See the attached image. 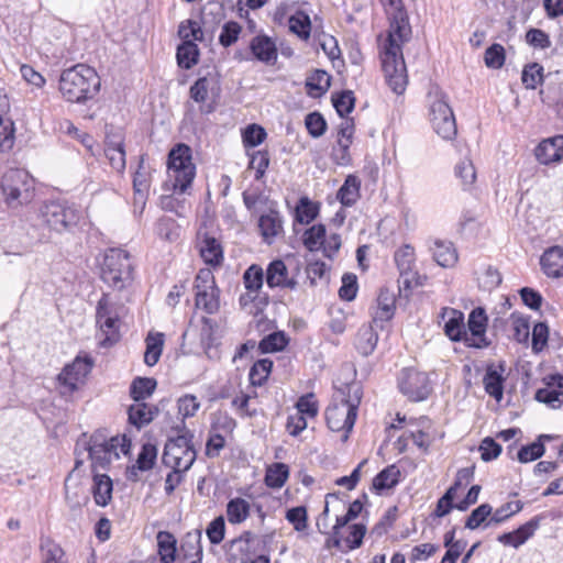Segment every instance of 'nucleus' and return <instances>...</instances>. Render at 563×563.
<instances>
[{
    "label": "nucleus",
    "instance_id": "obj_35",
    "mask_svg": "<svg viewBox=\"0 0 563 563\" xmlns=\"http://www.w3.org/2000/svg\"><path fill=\"white\" fill-rule=\"evenodd\" d=\"M156 540L162 563H174L176 560V538L168 531H159Z\"/></svg>",
    "mask_w": 563,
    "mask_h": 563
},
{
    "label": "nucleus",
    "instance_id": "obj_47",
    "mask_svg": "<svg viewBox=\"0 0 563 563\" xmlns=\"http://www.w3.org/2000/svg\"><path fill=\"white\" fill-rule=\"evenodd\" d=\"M493 508L489 504H482L475 508L465 521V528L475 530L482 525H487L492 516Z\"/></svg>",
    "mask_w": 563,
    "mask_h": 563
},
{
    "label": "nucleus",
    "instance_id": "obj_21",
    "mask_svg": "<svg viewBox=\"0 0 563 563\" xmlns=\"http://www.w3.org/2000/svg\"><path fill=\"white\" fill-rule=\"evenodd\" d=\"M443 330L446 336L452 341H461L464 333V314L453 308H443L441 312Z\"/></svg>",
    "mask_w": 563,
    "mask_h": 563
},
{
    "label": "nucleus",
    "instance_id": "obj_5",
    "mask_svg": "<svg viewBox=\"0 0 563 563\" xmlns=\"http://www.w3.org/2000/svg\"><path fill=\"white\" fill-rule=\"evenodd\" d=\"M0 189L7 206L14 209L32 201L35 183L25 169L11 168L1 177Z\"/></svg>",
    "mask_w": 563,
    "mask_h": 563
},
{
    "label": "nucleus",
    "instance_id": "obj_41",
    "mask_svg": "<svg viewBox=\"0 0 563 563\" xmlns=\"http://www.w3.org/2000/svg\"><path fill=\"white\" fill-rule=\"evenodd\" d=\"M318 207L308 197H301L295 209V219L301 224H308L318 216Z\"/></svg>",
    "mask_w": 563,
    "mask_h": 563
},
{
    "label": "nucleus",
    "instance_id": "obj_62",
    "mask_svg": "<svg viewBox=\"0 0 563 563\" xmlns=\"http://www.w3.org/2000/svg\"><path fill=\"white\" fill-rule=\"evenodd\" d=\"M286 519L294 526L296 531H303L307 528V509L303 506L294 507L287 510Z\"/></svg>",
    "mask_w": 563,
    "mask_h": 563
},
{
    "label": "nucleus",
    "instance_id": "obj_50",
    "mask_svg": "<svg viewBox=\"0 0 563 563\" xmlns=\"http://www.w3.org/2000/svg\"><path fill=\"white\" fill-rule=\"evenodd\" d=\"M14 124L8 118L0 117V152H8L14 145Z\"/></svg>",
    "mask_w": 563,
    "mask_h": 563
},
{
    "label": "nucleus",
    "instance_id": "obj_64",
    "mask_svg": "<svg viewBox=\"0 0 563 563\" xmlns=\"http://www.w3.org/2000/svg\"><path fill=\"white\" fill-rule=\"evenodd\" d=\"M42 551L43 563H65V552L58 544L47 541Z\"/></svg>",
    "mask_w": 563,
    "mask_h": 563
},
{
    "label": "nucleus",
    "instance_id": "obj_29",
    "mask_svg": "<svg viewBox=\"0 0 563 563\" xmlns=\"http://www.w3.org/2000/svg\"><path fill=\"white\" fill-rule=\"evenodd\" d=\"M200 256L206 264L210 266H219L223 261V249L220 242L209 235H205L200 241Z\"/></svg>",
    "mask_w": 563,
    "mask_h": 563
},
{
    "label": "nucleus",
    "instance_id": "obj_24",
    "mask_svg": "<svg viewBox=\"0 0 563 563\" xmlns=\"http://www.w3.org/2000/svg\"><path fill=\"white\" fill-rule=\"evenodd\" d=\"M376 328L377 327L373 322L369 324H363L356 333L354 345L363 356L371 355L376 349L378 342Z\"/></svg>",
    "mask_w": 563,
    "mask_h": 563
},
{
    "label": "nucleus",
    "instance_id": "obj_14",
    "mask_svg": "<svg viewBox=\"0 0 563 563\" xmlns=\"http://www.w3.org/2000/svg\"><path fill=\"white\" fill-rule=\"evenodd\" d=\"M92 367L90 357L77 356L70 364H67L57 377L62 394H71L81 385Z\"/></svg>",
    "mask_w": 563,
    "mask_h": 563
},
{
    "label": "nucleus",
    "instance_id": "obj_20",
    "mask_svg": "<svg viewBox=\"0 0 563 563\" xmlns=\"http://www.w3.org/2000/svg\"><path fill=\"white\" fill-rule=\"evenodd\" d=\"M250 49L253 56L266 64L274 65L277 60V47L275 42L267 35H257L252 38Z\"/></svg>",
    "mask_w": 563,
    "mask_h": 563
},
{
    "label": "nucleus",
    "instance_id": "obj_3",
    "mask_svg": "<svg viewBox=\"0 0 563 563\" xmlns=\"http://www.w3.org/2000/svg\"><path fill=\"white\" fill-rule=\"evenodd\" d=\"M101 80L95 68L77 64L63 70L59 91L68 102L84 103L97 96Z\"/></svg>",
    "mask_w": 563,
    "mask_h": 563
},
{
    "label": "nucleus",
    "instance_id": "obj_12",
    "mask_svg": "<svg viewBox=\"0 0 563 563\" xmlns=\"http://www.w3.org/2000/svg\"><path fill=\"white\" fill-rule=\"evenodd\" d=\"M430 121L433 130L444 140L456 135V123L453 111L443 93H435L430 103Z\"/></svg>",
    "mask_w": 563,
    "mask_h": 563
},
{
    "label": "nucleus",
    "instance_id": "obj_57",
    "mask_svg": "<svg viewBox=\"0 0 563 563\" xmlns=\"http://www.w3.org/2000/svg\"><path fill=\"white\" fill-rule=\"evenodd\" d=\"M267 134L258 124H250L243 132V143L246 147H255L264 142Z\"/></svg>",
    "mask_w": 563,
    "mask_h": 563
},
{
    "label": "nucleus",
    "instance_id": "obj_48",
    "mask_svg": "<svg viewBox=\"0 0 563 563\" xmlns=\"http://www.w3.org/2000/svg\"><path fill=\"white\" fill-rule=\"evenodd\" d=\"M509 321L512 330V339L518 343H526L530 334L528 320L520 314L511 313Z\"/></svg>",
    "mask_w": 563,
    "mask_h": 563
},
{
    "label": "nucleus",
    "instance_id": "obj_55",
    "mask_svg": "<svg viewBox=\"0 0 563 563\" xmlns=\"http://www.w3.org/2000/svg\"><path fill=\"white\" fill-rule=\"evenodd\" d=\"M333 106L341 118H345L346 114L352 112L354 109V96L350 90H345L333 97Z\"/></svg>",
    "mask_w": 563,
    "mask_h": 563
},
{
    "label": "nucleus",
    "instance_id": "obj_11",
    "mask_svg": "<svg viewBox=\"0 0 563 563\" xmlns=\"http://www.w3.org/2000/svg\"><path fill=\"white\" fill-rule=\"evenodd\" d=\"M195 305L208 314L218 312L220 308V290L216 285L213 273L209 268L198 272L195 280Z\"/></svg>",
    "mask_w": 563,
    "mask_h": 563
},
{
    "label": "nucleus",
    "instance_id": "obj_32",
    "mask_svg": "<svg viewBox=\"0 0 563 563\" xmlns=\"http://www.w3.org/2000/svg\"><path fill=\"white\" fill-rule=\"evenodd\" d=\"M361 180L355 175H349L338 190L336 198L345 206H353L360 198Z\"/></svg>",
    "mask_w": 563,
    "mask_h": 563
},
{
    "label": "nucleus",
    "instance_id": "obj_23",
    "mask_svg": "<svg viewBox=\"0 0 563 563\" xmlns=\"http://www.w3.org/2000/svg\"><path fill=\"white\" fill-rule=\"evenodd\" d=\"M504 372L505 365L503 363L498 367L489 365L483 379L486 393L497 401L501 400L504 395Z\"/></svg>",
    "mask_w": 563,
    "mask_h": 563
},
{
    "label": "nucleus",
    "instance_id": "obj_52",
    "mask_svg": "<svg viewBox=\"0 0 563 563\" xmlns=\"http://www.w3.org/2000/svg\"><path fill=\"white\" fill-rule=\"evenodd\" d=\"M543 68L537 63L527 65L522 70V82L527 89H536L543 79Z\"/></svg>",
    "mask_w": 563,
    "mask_h": 563
},
{
    "label": "nucleus",
    "instance_id": "obj_10",
    "mask_svg": "<svg viewBox=\"0 0 563 563\" xmlns=\"http://www.w3.org/2000/svg\"><path fill=\"white\" fill-rule=\"evenodd\" d=\"M163 463L167 467L184 473L188 471L196 460V451L187 435L169 439L164 448Z\"/></svg>",
    "mask_w": 563,
    "mask_h": 563
},
{
    "label": "nucleus",
    "instance_id": "obj_44",
    "mask_svg": "<svg viewBox=\"0 0 563 563\" xmlns=\"http://www.w3.org/2000/svg\"><path fill=\"white\" fill-rule=\"evenodd\" d=\"M289 30L300 38L307 40L310 36L311 31L309 15L302 11L296 12L289 18Z\"/></svg>",
    "mask_w": 563,
    "mask_h": 563
},
{
    "label": "nucleus",
    "instance_id": "obj_51",
    "mask_svg": "<svg viewBox=\"0 0 563 563\" xmlns=\"http://www.w3.org/2000/svg\"><path fill=\"white\" fill-rule=\"evenodd\" d=\"M242 32V26L235 21L225 22L221 29V33L219 35V43L223 47H229L233 45L238 40Z\"/></svg>",
    "mask_w": 563,
    "mask_h": 563
},
{
    "label": "nucleus",
    "instance_id": "obj_15",
    "mask_svg": "<svg viewBox=\"0 0 563 563\" xmlns=\"http://www.w3.org/2000/svg\"><path fill=\"white\" fill-rule=\"evenodd\" d=\"M398 384L401 393L413 401L426 399L431 391L428 375L413 368L402 369Z\"/></svg>",
    "mask_w": 563,
    "mask_h": 563
},
{
    "label": "nucleus",
    "instance_id": "obj_25",
    "mask_svg": "<svg viewBox=\"0 0 563 563\" xmlns=\"http://www.w3.org/2000/svg\"><path fill=\"white\" fill-rule=\"evenodd\" d=\"M244 286L247 294L240 297V303L246 305L253 300L257 291L262 288L264 282V272L258 265H251L243 275Z\"/></svg>",
    "mask_w": 563,
    "mask_h": 563
},
{
    "label": "nucleus",
    "instance_id": "obj_42",
    "mask_svg": "<svg viewBox=\"0 0 563 563\" xmlns=\"http://www.w3.org/2000/svg\"><path fill=\"white\" fill-rule=\"evenodd\" d=\"M455 175L465 190L473 187L476 180V169L471 159L464 158L455 166Z\"/></svg>",
    "mask_w": 563,
    "mask_h": 563
},
{
    "label": "nucleus",
    "instance_id": "obj_37",
    "mask_svg": "<svg viewBox=\"0 0 563 563\" xmlns=\"http://www.w3.org/2000/svg\"><path fill=\"white\" fill-rule=\"evenodd\" d=\"M400 478V471L396 465H389L379 472L373 479V489L380 493L395 487Z\"/></svg>",
    "mask_w": 563,
    "mask_h": 563
},
{
    "label": "nucleus",
    "instance_id": "obj_49",
    "mask_svg": "<svg viewBox=\"0 0 563 563\" xmlns=\"http://www.w3.org/2000/svg\"><path fill=\"white\" fill-rule=\"evenodd\" d=\"M273 362L264 358L254 363L250 371V380L253 386H261L267 379Z\"/></svg>",
    "mask_w": 563,
    "mask_h": 563
},
{
    "label": "nucleus",
    "instance_id": "obj_60",
    "mask_svg": "<svg viewBox=\"0 0 563 563\" xmlns=\"http://www.w3.org/2000/svg\"><path fill=\"white\" fill-rule=\"evenodd\" d=\"M179 36L184 40V42L191 41H201L203 33L200 25L191 20H187L179 25L178 30Z\"/></svg>",
    "mask_w": 563,
    "mask_h": 563
},
{
    "label": "nucleus",
    "instance_id": "obj_28",
    "mask_svg": "<svg viewBox=\"0 0 563 563\" xmlns=\"http://www.w3.org/2000/svg\"><path fill=\"white\" fill-rule=\"evenodd\" d=\"M430 250L433 260L441 267H453L457 262V252L450 241L435 240Z\"/></svg>",
    "mask_w": 563,
    "mask_h": 563
},
{
    "label": "nucleus",
    "instance_id": "obj_53",
    "mask_svg": "<svg viewBox=\"0 0 563 563\" xmlns=\"http://www.w3.org/2000/svg\"><path fill=\"white\" fill-rule=\"evenodd\" d=\"M307 87L309 92L312 95L316 91V95L323 93L330 87V76L324 70H316L307 80Z\"/></svg>",
    "mask_w": 563,
    "mask_h": 563
},
{
    "label": "nucleus",
    "instance_id": "obj_2",
    "mask_svg": "<svg viewBox=\"0 0 563 563\" xmlns=\"http://www.w3.org/2000/svg\"><path fill=\"white\" fill-rule=\"evenodd\" d=\"M362 393L357 384H346L338 388L325 409V420L330 430L343 432L342 441L349 439L361 404Z\"/></svg>",
    "mask_w": 563,
    "mask_h": 563
},
{
    "label": "nucleus",
    "instance_id": "obj_1",
    "mask_svg": "<svg viewBox=\"0 0 563 563\" xmlns=\"http://www.w3.org/2000/svg\"><path fill=\"white\" fill-rule=\"evenodd\" d=\"M389 18V29L379 42V56L385 79L390 89L401 95L408 76L402 56V44L410 38L411 27L401 0H380Z\"/></svg>",
    "mask_w": 563,
    "mask_h": 563
},
{
    "label": "nucleus",
    "instance_id": "obj_8",
    "mask_svg": "<svg viewBox=\"0 0 563 563\" xmlns=\"http://www.w3.org/2000/svg\"><path fill=\"white\" fill-rule=\"evenodd\" d=\"M40 219L49 230L63 233L77 225L80 211L65 201H49L41 207Z\"/></svg>",
    "mask_w": 563,
    "mask_h": 563
},
{
    "label": "nucleus",
    "instance_id": "obj_54",
    "mask_svg": "<svg viewBox=\"0 0 563 563\" xmlns=\"http://www.w3.org/2000/svg\"><path fill=\"white\" fill-rule=\"evenodd\" d=\"M562 394H563L562 391H560L558 389H553L551 386L547 385V387L539 388L536 391L534 398L539 402L547 404L551 408L555 409V408H560L562 405V400H561Z\"/></svg>",
    "mask_w": 563,
    "mask_h": 563
},
{
    "label": "nucleus",
    "instance_id": "obj_56",
    "mask_svg": "<svg viewBox=\"0 0 563 563\" xmlns=\"http://www.w3.org/2000/svg\"><path fill=\"white\" fill-rule=\"evenodd\" d=\"M157 457V449L151 443H146L142 446V450L136 460V466L140 471L151 470Z\"/></svg>",
    "mask_w": 563,
    "mask_h": 563
},
{
    "label": "nucleus",
    "instance_id": "obj_46",
    "mask_svg": "<svg viewBox=\"0 0 563 563\" xmlns=\"http://www.w3.org/2000/svg\"><path fill=\"white\" fill-rule=\"evenodd\" d=\"M287 344L288 339L285 333L276 331L262 339L260 349L263 353H274L284 350Z\"/></svg>",
    "mask_w": 563,
    "mask_h": 563
},
{
    "label": "nucleus",
    "instance_id": "obj_13",
    "mask_svg": "<svg viewBox=\"0 0 563 563\" xmlns=\"http://www.w3.org/2000/svg\"><path fill=\"white\" fill-rule=\"evenodd\" d=\"M190 98L199 104L201 113L209 114L216 110L220 96V86L212 76L197 79L189 90Z\"/></svg>",
    "mask_w": 563,
    "mask_h": 563
},
{
    "label": "nucleus",
    "instance_id": "obj_22",
    "mask_svg": "<svg viewBox=\"0 0 563 563\" xmlns=\"http://www.w3.org/2000/svg\"><path fill=\"white\" fill-rule=\"evenodd\" d=\"M261 235L267 244H272L283 233V219L277 211L271 210L258 220Z\"/></svg>",
    "mask_w": 563,
    "mask_h": 563
},
{
    "label": "nucleus",
    "instance_id": "obj_38",
    "mask_svg": "<svg viewBox=\"0 0 563 563\" xmlns=\"http://www.w3.org/2000/svg\"><path fill=\"white\" fill-rule=\"evenodd\" d=\"M523 508V504L520 500L508 501L497 508L494 512L492 511V516L487 521V527L498 526L505 522L507 519L512 517L514 515L520 512Z\"/></svg>",
    "mask_w": 563,
    "mask_h": 563
},
{
    "label": "nucleus",
    "instance_id": "obj_18",
    "mask_svg": "<svg viewBox=\"0 0 563 563\" xmlns=\"http://www.w3.org/2000/svg\"><path fill=\"white\" fill-rule=\"evenodd\" d=\"M266 284L269 288L295 289L297 280L290 277L286 264L282 260L271 262L266 268Z\"/></svg>",
    "mask_w": 563,
    "mask_h": 563
},
{
    "label": "nucleus",
    "instance_id": "obj_16",
    "mask_svg": "<svg viewBox=\"0 0 563 563\" xmlns=\"http://www.w3.org/2000/svg\"><path fill=\"white\" fill-rule=\"evenodd\" d=\"M104 155L118 173L125 169V150L121 133H108L106 136Z\"/></svg>",
    "mask_w": 563,
    "mask_h": 563
},
{
    "label": "nucleus",
    "instance_id": "obj_45",
    "mask_svg": "<svg viewBox=\"0 0 563 563\" xmlns=\"http://www.w3.org/2000/svg\"><path fill=\"white\" fill-rule=\"evenodd\" d=\"M289 475L288 467L284 463L273 464L266 472L265 483L268 487L280 488Z\"/></svg>",
    "mask_w": 563,
    "mask_h": 563
},
{
    "label": "nucleus",
    "instance_id": "obj_43",
    "mask_svg": "<svg viewBox=\"0 0 563 563\" xmlns=\"http://www.w3.org/2000/svg\"><path fill=\"white\" fill-rule=\"evenodd\" d=\"M543 439L549 440L550 435L542 434L539 437L538 441H536L529 445L522 446L518 452L519 462L528 463V462L540 459L545 452V448H544L543 443L541 442Z\"/></svg>",
    "mask_w": 563,
    "mask_h": 563
},
{
    "label": "nucleus",
    "instance_id": "obj_19",
    "mask_svg": "<svg viewBox=\"0 0 563 563\" xmlns=\"http://www.w3.org/2000/svg\"><path fill=\"white\" fill-rule=\"evenodd\" d=\"M536 157L543 165L561 162L563 159V135L542 141L536 148Z\"/></svg>",
    "mask_w": 563,
    "mask_h": 563
},
{
    "label": "nucleus",
    "instance_id": "obj_4",
    "mask_svg": "<svg viewBox=\"0 0 563 563\" xmlns=\"http://www.w3.org/2000/svg\"><path fill=\"white\" fill-rule=\"evenodd\" d=\"M84 451L88 452L92 472L107 470L109 465L120 459L121 454L130 451V441L125 435H114L107 439L101 432L93 433L82 444Z\"/></svg>",
    "mask_w": 563,
    "mask_h": 563
},
{
    "label": "nucleus",
    "instance_id": "obj_33",
    "mask_svg": "<svg viewBox=\"0 0 563 563\" xmlns=\"http://www.w3.org/2000/svg\"><path fill=\"white\" fill-rule=\"evenodd\" d=\"M145 343L144 362L147 366H154L163 352L164 334L161 332H150L145 339Z\"/></svg>",
    "mask_w": 563,
    "mask_h": 563
},
{
    "label": "nucleus",
    "instance_id": "obj_7",
    "mask_svg": "<svg viewBox=\"0 0 563 563\" xmlns=\"http://www.w3.org/2000/svg\"><path fill=\"white\" fill-rule=\"evenodd\" d=\"M132 263L126 251L110 249L103 257L101 265V278L114 289H123L132 282Z\"/></svg>",
    "mask_w": 563,
    "mask_h": 563
},
{
    "label": "nucleus",
    "instance_id": "obj_30",
    "mask_svg": "<svg viewBox=\"0 0 563 563\" xmlns=\"http://www.w3.org/2000/svg\"><path fill=\"white\" fill-rule=\"evenodd\" d=\"M112 479L107 474L93 472L92 494L98 506L104 507L112 499Z\"/></svg>",
    "mask_w": 563,
    "mask_h": 563
},
{
    "label": "nucleus",
    "instance_id": "obj_27",
    "mask_svg": "<svg viewBox=\"0 0 563 563\" xmlns=\"http://www.w3.org/2000/svg\"><path fill=\"white\" fill-rule=\"evenodd\" d=\"M395 312V298L389 291L382 290L377 298V307L373 313V323L380 329L388 322Z\"/></svg>",
    "mask_w": 563,
    "mask_h": 563
},
{
    "label": "nucleus",
    "instance_id": "obj_17",
    "mask_svg": "<svg viewBox=\"0 0 563 563\" xmlns=\"http://www.w3.org/2000/svg\"><path fill=\"white\" fill-rule=\"evenodd\" d=\"M541 522V517L536 516L525 525L520 526L518 529L503 533L498 536L497 540L504 545H509L518 549L523 543H526L531 537H533L534 532L538 530Z\"/></svg>",
    "mask_w": 563,
    "mask_h": 563
},
{
    "label": "nucleus",
    "instance_id": "obj_40",
    "mask_svg": "<svg viewBox=\"0 0 563 563\" xmlns=\"http://www.w3.org/2000/svg\"><path fill=\"white\" fill-rule=\"evenodd\" d=\"M415 260V250L408 244L402 245L395 253V262L401 275L412 272Z\"/></svg>",
    "mask_w": 563,
    "mask_h": 563
},
{
    "label": "nucleus",
    "instance_id": "obj_59",
    "mask_svg": "<svg viewBox=\"0 0 563 563\" xmlns=\"http://www.w3.org/2000/svg\"><path fill=\"white\" fill-rule=\"evenodd\" d=\"M305 124L309 134L313 137H320L327 129V122L319 112L309 113L306 117Z\"/></svg>",
    "mask_w": 563,
    "mask_h": 563
},
{
    "label": "nucleus",
    "instance_id": "obj_26",
    "mask_svg": "<svg viewBox=\"0 0 563 563\" xmlns=\"http://www.w3.org/2000/svg\"><path fill=\"white\" fill-rule=\"evenodd\" d=\"M541 267L549 277L558 278L563 276V247L553 246L547 250L541 256Z\"/></svg>",
    "mask_w": 563,
    "mask_h": 563
},
{
    "label": "nucleus",
    "instance_id": "obj_39",
    "mask_svg": "<svg viewBox=\"0 0 563 563\" xmlns=\"http://www.w3.org/2000/svg\"><path fill=\"white\" fill-rule=\"evenodd\" d=\"M199 51L197 45L188 41L177 48V62L181 68L189 69L198 62Z\"/></svg>",
    "mask_w": 563,
    "mask_h": 563
},
{
    "label": "nucleus",
    "instance_id": "obj_61",
    "mask_svg": "<svg viewBox=\"0 0 563 563\" xmlns=\"http://www.w3.org/2000/svg\"><path fill=\"white\" fill-rule=\"evenodd\" d=\"M296 408L297 413H301L306 418H314L318 415V402L313 394L301 396L296 404Z\"/></svg>",
    "mask_w": 563,
    "mask_h": 563
},
{
    "label": "nucleus",
    "instance_id": "obj_34",
    "mask_svg": "<svg viewBox=\"0 0 563 563\" xmlns=\"http://www.w3.org/2000/svg\"><path fill=\"white\" fill-rule=\"evenodd\" d=\"M157 382L152 377H136L130 386V395L135 402L143 401L155 391Z\"/></svg>",
    "mask_w": 563,
    "mask_h": 563
},
{
    "label": "nucleus",
    "instance_id": "obj_63",
    "mask_svg": "<svg viewBox=\"0 0 563 563\" xmlns=\"http://www.w3.org/2000/svg\"><path fill=\"white\" fill-rule=\"evenodd\" d=\"M325 228L322 224L312 225L305 232L303 242L309 250L316 249L324 241Z\"/></svg>",
    "mask_w": 563,
    "mask_h": 563
},
{
    "label": "nucleus",
    "instance_id": "obj_36",
    "mask_svg": "<svg viewBox=\"0 0 563 563\" xmlns=\"http://www.w3.org/2000/svg\"><path fill=\"white\" fill-rule=\"evenodd\" d=\"M251 511V505L247 500L235 497L227 504V518L232 525L242 523L247 519Z\"/></svg>",
    "mask_w": 563,
    "mask_h": 563
},
{
    "label": "nucleus",
    "instance_id": "obj_9",
    "mask_svg": "<svg viewBox=\"0 0 563 563\" xmlns=\"http://www.w3.org/2000/svg\"><path fill=\"white\" fill-rule=\"evenodd\" d=\"M120 309L121 307L112 301L108 295H103L98 301L96 323L103 335L100 342L102 346H110L120 339Z\"/></svg>",
    "mask_w": 563,
    "mask_h": 563
},
{
    "label": "nucleus",
    "instance_id": "obj_6",
    "mask_svg": "<svg viewBox=\"0 0 563 563\" xmlns=\"http://www.w3.org/2000/svg\"><path fill=\"white\" fill-rule=\"evenodd\" d=\"M168 181L174 191L184 194L191 186L196 176V166L192 162L191 148L186 144H177L168 154Z\"/></svg>",
    "mask_w": 563,
    "mask_h": 563
},
{
    "label": "nucleus",
    "instance_id": "obj_31",
    "mask_svg": "<svg viewBox=\"0 0 563 563\" xmlns=\"http://www.w3.org/2000/svg\"><path fill=\"white\" fill-rule=\"evenodd\" d=\"M128 413L130 423L141 429L154 419L157 409L143 401H139L130 406Z\"/></svg>",
    "mask_w": 563,
    "mask_h": 563
},
{
    "label": "nucleus",
    "instance_id": "obj_58",
    "mask_svg": "<svg viewBox=\"0 0 563 563\" xmlns=\"http://www.w3.org/2000/svg\"><path fill=\"white\" fill-rule=\"evenodd\" d=\"M484 60L489 68H500L505 63L504 47L500 44H493L485 51Z\"/></svg>",
    "mask_w": 563,
    "mask_h": 563
}]
</instances>
